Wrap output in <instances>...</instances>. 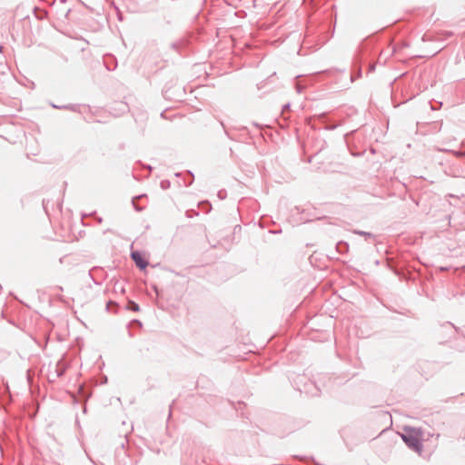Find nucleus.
<instances>
[{"label": "nucleus", "instance_id": "4be33fe9", "mask_svg": "<svg viewBox=\"0 0 465 465\" xmlns=\"http://www.w3.org/2000/svg\"><path fill=\"white\" fill-rule=\"evenodd\" d=\"M375 70V64H369L368 72L372 73Z\"/></svg>", "mask_w": 465, "mask_h": 465}, {"label": "nucleus", "instance_id": "c756f323", "mask_svg": "<svg viewBox=\"0 0 465 465\" xmlns=\"http://www.w3.org/2000/svg\"><path fill=\"white\" fill-rule=\"evenodd\" d=\"M449 325H451L455 330H457L454 325L451 324V322H448Z\"/></svg>", "mask_w": 465, "mask_h": 465}, {"label": "nucleus", "instance_id": "9d476101", "mask_svg": "<svg viewBox=\"0 0 465 465\" xmlns=\"http://www.w3.org/2000/svg\"><path fill=\"white\" fill-rule=\"evenodd\" d=\"M116 307H117V303L115 302L109 301L106 303V310L109 312L114 311Z\"/></svg>", "mask_w": 465, "mask_h": 465}, {"label": "nucleus", "instance_id": "39448f33", "mask_svg": "<svg viewBox=\"0 0 465 465\" xmlns=\"http://www.w3.org/2000/svg\"><path fill=\"white\" fill-rule=\"evenodd\" d=\"M336 250L338 252L343 254L349 251V244L344 241H340L336 244Z\"/></svg>", "mask_w": 465, "mask_h": 465}, {"label": "nucleus", "instance_id": "9b49d317", "mask_svg": "<svg viewBox=\"0 0 465 465\" xmlns=\"http://www.w3.org/2000/svg\"><path fill=\"white\" fill-rule=\"evenodd\" d=\"M7 398L8 401H10V390L7 382H4V397Z\"/></svg>", "mask_w": 465, "mask_h": 465}, {"label": "nucleus", "instance_id": "c85d7f7f", "mask_svg": "<svg viewBox=\"0 0 465 465\" xmlns=\"http://www.w3.org/2000/svg\"><path fill=\"white\" fill-rule=\"evenodd\" d=\"M97 221H98V223H102V218H101V217H99V218L97 219Z\"/></svg>", "mask_w": 465, "mask_h": 465}, {"label": "nucleus", "instance_id": "1a4fd4ad", "mask_svg": "<svg viewBox=\"0 0 465 465\" xmlns=\"http://www.w3.org/2000/svg\"><path fill=\"white\" fill-rule=\"evenodd\" d=\"M183 45V43H182V42H173L171 44V48L179 52Z\"/></svg>", "mask_w": 465, "mask_h": 465}, {"label": "nucleus", "instance_id": "a211bd4d", "mask_svg": "<svg viewBox=\"0 0 465 465\" xmlns=\"http://www.w3.org/2000/svg\"><path fill=\"white\" fill-rule=\"evenodd\" d=\"M80 392L81 393L83 392V396L85 398H88L90 396L89 393L87 391H85V389L83 385L80 386Z\"/></svg>", "mask_w": 465, "mask_h": 465}, {"label": "nucleus", "instance_id": "ddd939ff", "mask_svg": "<svg viewBox=\"0 0 465 465\" xmlns=\"http://www.w3.org/2000/svg\"><path fill=\"white\" fill-rule=\"evenodd\" d=\"M160 186H161V188H162L163 190H167V189H169V188H170V186H171V183H170V181H169V180H163V181H161V183H160Z\"/></svg>", "mask_w": 465, "mask_h": 465}, {"label": "nucleus", "instance_id": "4468645a", "mask_svg": "<svg viewBox=\"0 0 465 465\" xmlns=\"http://www.w3.org/2000/svg\"><path fill=\"white\" fill-rule=\"evenodd\" d=\"M295 89L298 94H302L303 92V90L305 89V86L298 82L295 84Z\"/></svg>", "mask_w": 465, "mask_h": 465}, {"label": "nucleus", "instance_id": "2f4dec72", "mask_svg": "<svg viewBox=\"0 0 465 465\" xmlns=\"http://www.w3.org/2000/svg\"><path fill=\"white\" fill-rule=\"evenodd\" d=\"M2 289V286L0 285V290Z\"/></svg>", "mask_w": 465, "mask_h": 465}, {"label": "nucleus", "instance_id": "f03ea898", "mask_svg": "<svg viewBox=\"0 0 465 465\" xmlns=\"http://www.w3.org/2000/svg\"><path fill=\"white\" fill-rule=\"evenodd\" d=\"M131 258L134 262L135 265L141 270H144L148 266V261L139 251L132 252Z\"/></svg>", "mask_w": 465, "mask_h": 465}, {"label": "nucleus", "instance_id": "f3484780", "mask_svg": "<svg viewBox=\"0 0 465 465\" xmlns=\"http://www.w3.org/2000/svg\"><path fill=\"white\" fill-rule=\"evenodd\" d=\"M452 153L455 154L458 157H463L465 156V151H452Z\"/></svg>", "mask_w": 465, "mask_h": 465}, {"label": "nucleus", "instance_id": "bb28decb", "mask_svg": "<svg viewBox=\"0 0 465 465\" xmlns=\"http://www.w3.org/2000/svg\"><path fill=\"white\" fill-rule=\"evenodd\" d=\"M181 175H182V173H175V176H177V177H180Z\"/></svg>", "mask_w": 465, "mask_h": 465}, {"label": "nucleus", "instance_id": "dca6fc26", "mask_svg": "<svg viewBox=\"0 0 465 465\" xmlns=\"http://www.w3.org/2000/svg\"><path fill=\"white\" fill-rule=\"evenodd\" d=\"M141 197H143V195L135 196V197H134V198H133V200H132V203H133V205H134V209H135L136 211H138V212L142 211V208H140V207H138V206L136 205L135 201H136L137 199L141 198Z\"/></svg>", "mask_w": 465, "mask_h": 465}, {"label": "nucleus", "instance_id": "cd10ccee", "mask_svg": "<svg viewBox=\"0 0 465 465\" xmlns=\"http://www.w3.org/2000/svg\"><path fill=\"white\" fill-rule=\"evenodd\" d=\"M300 460H305V458L297 457Z\"/></svg>", "mask_w": 465, "mask_h": 465}, {"label": "nucleus", "instance_id": "6ab92c4d", "mask_svg": "<svg viewBox=\"0 0 465 465\" xmlns=\"http://www.w3.org/2000/svg\"><path fill=\"white\" fill-rule=\"evenodd\" d=\"M290 107H291L290 104H284V105L282 106V114H283L286 111H289V110H290Z\"/></svg>", "mask_w": 465, "mask_h": 465}, {"label": "nucleus", "instance_id": "7c9ffc66", "mask_svg": "<svg viewBox=\"0 0 465 465\" xmlns=\"http://www.w3.org/2000/svg\"><path fill=\"white\" fill-rule=\"evenodd\" d=\"M2 49H3V46H2V45H0V52L2 51Z\"/></svg>", "mask_w": 465, "mask_h": 465}, {"label": "nucleus", "instance_id": "aec40b11", "mask_svg": "<svg viewBox=\"0 0 465 465\" xmlns=\"http://www.w3.org/2000/svg\"><path fill=\"white\" fill-rule=\"evenodd\" d=\"M337 124H326L325 129L327 130H334L337 128Z\"/></svg>", "mask_w": 465, "mask_h": 465}, {"label": "nucleus", "instance_id": "5701e85b", "mask_svg": "<svg viewBox=\"0 0 465 465\" xmlns=\"http://www.w3.org/2000/svg\"><path fill=\"white\" fill-rule=\"evenodd\" d=\"M220 124H221L222 127L223 128L225 134H226L230 139H232V138H231V136H230V134H229V133H228V132H227V130L225 129L224 124H223L222 121L220 122Z\"/></svg>", "mask_w": 465, "mask_h": 465}, {"label": "nucleus", "instance_id": "0eeeda50", "mask_svg": "<svg viewBox=\"0 0 465 465\" xmlns=\"http://www.w3.org/2000/svg\"><path fill=\"white\" fill-rule=\"evenodd\" d=\"M353 233L361 235V236H364L366 239L374 237V235L371 232H364V231H361V230H354Z\"/></svg>", "mask_w": 465, "mask_h": 465}, {"label": "nucleus", "instance_id": "393cba45", "mask_svg": "<svg viewBox=\"0 0 465 465\" xmlns=\"http://www.w3.org/2000/svg\"><path fill=\"white\" fill-rule=\"evenodd\" d=\"M202 204H203V205H206V206L208 207L207 212H209V211H210V209H211V203H210L209 202H203V203H202Z\"/></svg>", "mask_w": 465, "mask_h": 465}, {"label": "nucleus", "instance_id": "2eb2a0df", "mask_svg": "<svg viewBox=\"0 0 465 465\" xmlns=\"http://www.w3.org/2000/svg\"><path fill=\"white\" fill-rule=\"evenodd\" d=\"M129 325L130 326H134V327H137V328H141L142 327V322L139 320L134 319V320L131 321Z\"/></svg>", "mask_w": 465, "mask_h": 465}, {"label": "nucleus", "instance_id": "423d86ee", "mask_svg": "<svg viewBox=\"0 0 465 465\" xmlns=\"http://www.w3.org/2000/svg\"><path fill=\"white\" fill-rule=\"evenodd\" d=\"M126 309L128 311H132V312H139L140 311V306L138 303H136L134 301H128V303H127V306H126Z\"/></svg>", "mask_w": 465, "mask_h": 465}, {"label": "nucleus", "instance_id": "20e7f679", "mask_svg": "<svg viewBox=\"0 0 465 465\" xmlns=\"http://www.w3.org/2000/svg\"><path fill=\"white\" fill-rule=\"evenodd\" d=\"M360 60V57L357 58ZM361 76V61L355 63L352 66V73H351V81H355L356 79L360 78Z\"/></svg>", "mask_w": 465, "mask_h": 465}, {"label": "nucleus", "instance_id": "7ed1b4c3", "mask_svg": "<svg viewBox=\"0 0 465 465\" xmlns=\"http://www.w3.org/2000/svg\"><path fill=\"white\" fill-rule=\"evenodd\" d=\"M66 370V365L64 362L63 360H60L57 361L55 368H54V378H60L62 377Z\"/></svg>", "mask_w": 465, "mask_h": 465}, {"label": "nucleus", "instance_id": "6e6552de", "mask_svg": "<svg viewBox=\"0 0 465 465\" xmlns=\"http://www.w3.org/2000/svg\"><path fill=\"white\" fill-rule=\"evenodd\" d=\"M186 175L188 176V181L184 180V185L185 186H190L193 183V182L194 176H193V173L190 172V171H188L186 173Z\"/></svg>", "mask_w": 465, "mask_h": 465}, {"label": "nucleus", "instance_id": "f8f14e48", "mask_svg": "<svg viewBox=\"0 0 465 465\" xmlns=\"http://www.w3.org/2000/svg\"><path fill=\"white\" fill-rule=\"evenodd\" d=\"M52 106L54 107V108L69 109V110H72V111H75L76 110V105H74V104H68V105H64V106H57L55 104H52Z\"/></svg>", "mask_w": 465, "mask_h": 465}, {"label": "nucleus", "instance_id": "f257e3e1", "mask_svg": "<svg viewBox=\"0 0 465 465\" xmlns=\"http://www.w3.org/2000/svg\"><path fill=\"white\" fill-rule=\"evenodd\" d=\"M404 443L413 451L420 453L423 449L421 441V431L420 429L405 427L401 434Z\"/></svg>", "mask_w": 465, "mask_h": 465}, {"label": "nucleus", "instance_id": "b1692460", "mask_svg": "<svg viewBox=\"0 0 465 465\" xmlns=\"http://www.w3.org/2000/svg\"><path fill=\"white\" fill-rule=\"evenodd\" d=\"M318 117H319V119H320L321 121H322V122H325V121H326V118H327L325 114H320Z\"/></svg>", "mask_w": 465, "mask_h": 465}, {"label": "nucleus", "instance_id": "412c9836", "mask_svg": "<svg viewBox=\"0 0 465 465\" xmlns=\"http://www.w3.org/2000/svg\"><path fill=\"white\" fill-rule=\"evenodd\" d=\"M225 194H226V193L224 190L219 191V193H218V196L221 199H223L225 197Z\"/></svg>", "mask_w": 465, "mask_h": 465}, {"label": "nucleus", "instance_id": "a878e982", "mask_svg": "<svg viewBox=\"0 0 465 465\" xmlns=\"http://www.w3.org/2000/svg\"><path fill=\"white\" fill-rule=\"evenodd\" d=\"M452 35V33H451V32H446V35H447V36H450V35Z\"/></svg>", "mask_w": 465, "mask_h": 465}]
</instances>
